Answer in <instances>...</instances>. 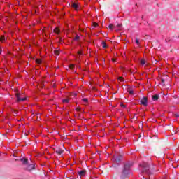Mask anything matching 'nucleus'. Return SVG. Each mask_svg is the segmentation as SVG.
<instances>
[{"mask_svg": "<svg viewBox=\"0 0 179 179\" xmlns=\"http://www.w3.org/2000/svg\"><path fill=\"white\" fill-rule=\"evenodd\" d=\"M131 167H132V164L127 163L125 164L121 173H120V178L125 179L129 177V174H131Z\"/></svg>", "mask_w": 179, "mask_h": 179, "instance_id": "1", "label": "nucleus"}, {"mask_svg": "<svg viewBox=\"0 0 179 179\" xmlns=\"http://www.w3.org/2000/svg\"><path fill=\"white\" fill-rule=\"evenodd\" d=\"M155 170V167H152L150 164L144 163L143 165V173L145 176H152V171Z\"/></svg>", "mask_w": 179, "mask_h": 179, "instance_id": "2", "label": "nucleus"}, {"mask_svg": "<svg viewBox=\"0 0 179 179\" xmlns=\"http://www.w3.org/2000/svg\"><path fill=\"white\" fill-rule=\"evenodd\" d=\"M141 104L145 107H148V97L143 96V99L140 101Z\"/></svg>", "mask_w": 179, "mask_h": 179, "instance_id": "3", "label": "nucleus"}, {"mask_svg": "<svg viewBox=\"0 0 179 179\" xmlns=\"http://www.w3.org/2000/svg\"><path fill=\"white\" fill-rule=\"evenodd\" d=\"M34 164H29L24 167V170H27V171H31V170H34Z\"/></svg>", "mask_w": 179, "mask_h": 179, "instance_id": "4", "label": "nucleus"}, {"mask_svg": "<svg viewBox=\"0 0 179 179\" xmlns=\"http://www.w3.org/2000/svg\"><path fill=\"white\" fill-rule=\"evenodd\" d=\"M15 96L17 97V101L19 103L20 101H24L26 98H20V93H16Z\"/></svg>", "mask_w": 179, "mask_h": 179, "instance_id": "5", "label": "nucleus"}, {"mask_svg": "<svg viewBox=\"0 0 179 179\" xmlns=\"http://www.w3.org/2000/svg\"><path fill=\"white\" fill-rule=\"evenodd\" d=\"M55 152L57 153V155H58V156H61L62 153H64V150L61 148H56L55 149Z\"/></svg>", "mask_w": 179, "mask_h": 179, "instance_id": "6", "label": "nucleus"}, {"mask_svg": "<svg viewBox=\"0 0 179 179\" xmlns=\"http://www.w3.org/2000/svg\"><path fill=\"white\" fill-rule=\"evenodd\" d=\"M160 96H159V94H155L154 96H152V100L153 101H157L159 99Z\"/></svg>", "mask_w": 179, "mask_h": 179, "instance_id": "7", "label": "nucleus"}, {"mask_svg": "<svg viewBox=\"0 0 179 179\" xmlns=\"http://www.w3.org/2000/svg\"><path fill=\"white\" fill-rule=\"evenodd\" d=\"M85 174H86V171H85V170H82L80 172H78V175L80 177H83L84 176H85Z\"/></svg>", "mask_w": 179, "mask_h": 179, "instance_id": "8", "label": "nucleus"}, {"mask_svg": "<svg viewBox=\"0 0 179 179\" xmlns=\"http://www.w3.org/2000/svg\"><path fill=\"white\" fill-rule=\"evenodd\" d=\"M21 162H22L23 164L27 166V163H29V159H27L26 158L21 159Z\"/></svg>", "mask_w": 179, "mask_h": 179, "instance_id": "9", "label": "nucleus"}, {"mask_svg": "<svg viewBox=\"0 0 179 179\" xmlns=\"http://www.w3.org/2000/svg\"><path fill=\"white\" fill-rule=\"evenodd\" d=\"M71 6H72V8L76 9V10H78V9L79 8V6H78V4H76V3H73L71 4Z\"/></svg>", "mask_w": 179, "mask_h": 179, "instance_id": "10", "label": "nucleus"}, {"mask_svg": "<svg viewBox=\"0 0 179 179\" xmlns=\"http://www.w3.org/2000/svg\"><path fill=\"white\" fill-rule=\"evenodd\" d=\"M121 159H122V156H118L116 157L115 159V162H117V163H120V162H121Z\"/></svg>", "mask_w": 179, "mask_h": 179, "instance_id": "11", "label": "nucleus"}, {"mask_svg": "<svg viewBox=\"0 0 179 179\" xmlns=\"http://www.w3.org/2000/svg\"><path fill=\"white\" fill-rule=\"evenodd\" d=\"M108 27L110 29V30H114V29H115V27H114V24H110Z\"/></svg>", "mask_w": 179, "mask_h": 179, "instance_id": "12", "label": "nucleus"}, {"mask_svg": "<svg viewBox=\"0 0 179 179\" xmlns=\"http://www.w3.org/2000/svg\"><path fill=\"white\" fill-rule=\"evenodd\" d=\"M5 40H6V38H5L4 36H0V41H1V43H4Z\"/></svg>", "mask_w": 179, "mask_h": 179, "instance_id": "13", "label": "nucleus"}, {"mask_svg": "<svg viewBox=\"0 0 179 179\" xmlns=\"http://www.w3.org/2000/svg\"><path fill=\"white\" fill-rule=\"evenodd\" d=\"M101 45L103 48H107V43H106V42L102 41Z\"/></svg>", "mask_w": 179, "mask_h": 179, "instance_id": "14", "label": "nucleus"}, {"mask_svg": "<svg viewBox=\"0 0 179 179\" xmlns=\"http://www.w3.org/2000/svg\"><path fill=\"white\" fill-rule=\"evenodd\" d=\"M54 33H57V34H59V29L58 28H55Z\"/></svg>", "mask_w": 179, "mask_h": 179, "instance_id": "15", "label": "nucleus"}, {"mask_svg": "<svg viewBox=\"0 0 179 179\" xmlns=\"http://www.w3.org/2000/svg\"><path fill=\"white\" fill-rule=\"evenodd\" d=\"M116 27H117V29H122V24H117Z\"/></svg>", "mask_w": 179, "mask_h": 179, "instance_id": "16", "label": "nucleus"}, {"mask_svg": "<svg viewBox=\"0 0 179 179\" xmlns=\"http://www.w3.org/2000/svg\"><path fill=\"white\" fill-rule=\"evenodd\" d=\"M54 55H59V51H58L57 50H54Z\"/></svg>", "mask_w": 179, "mask_h": 179, "instance_id": "17", "label": "nucleus"}, {"mask_svg": "<svg viewBox=\"0 0 179 179\" xmlns=\"http://www.w3.org/2000/svg\"><path fill=\"white\" fill-rule=\"evenodd\" d=\"M141 64L142 65H145V64H146V61H145V59H141Z\"/></svg>", "mask_w": 179, "mask_h": 179, "instance_id": "18", "label": "nucleus"}, {"mask_svg": "<svg viewBox=\"0 0 179 179\" xmlns=\"http://www.w3.org/2000/svg\"><path fill=\"white\" fill-rule=\"evenodd\" d=\"M79 38H80L79 35H76V37L74 38V40H76V41H78L79 40Z\"/></svg>", "mask_w": 179, "mask_h": 179, "instance_id": "19", "label": "nucleus"}, {"mask_svg": "<svg viewBox=\"0 0 179 179\" xmlns=\"http://www.w3.org/2000/svg\"><path fill=\"white\" fill-rule=\"evenodd\" d=\"M62 103H69V99H63Z\"/></svg>", "mask_w": 179, "mask_h": 179, "instance_id": "20", "label": "nucleus"}, {"mask_svg": "<svg viewBox=\"0 0 179 179\" xmlns=\"http://www.w3.org/2000/svg\"><path fill=\"white\" fill-rule=\"evenodd\" d=\"M136 44H137V45H139L140 44L139 39L138 38H136Z\"/></svg>", "mask_w": 179, "mask_h": 179, "instance_id": "21", "label": "nucleus"}, {"mask_svg": "<svg viewBox=\"0 0 179 179\" xmlns=\"http://www.w3.org/2000/svg\"><path fill=\"white\" fill-rule=\"evenodd\" d=\"M69 68H70V69H73L75 68V66L73 64H70L69 66Z\"/></svg>", "mask_w": 179, "mask_h": 179, "instance_id": "22", "label": "nucleus"}, {"mask_svg": "<svg viewBox=\"0 0 179 179\" xmlns=\"http://www.w3.org/2000/svg\"><path fill=\"white\" fill-rule=\"evenodd\" d=\"M118 80H120V82H124V78H122V77H119L118 78Z\"/></svg>", "mask_w": 179, "mask_h": 179, "instance_id": "23", "label": "nucleus"}, {"mask_svg": "<svg viewBox=\"0 0 179 179\" xmlns=\"http://www.w3.org/2000/svg\"><path fill=\"white\" fill-rule=\"evenodd\" d=\"M129 94H134V91L132 90H128Z\"/></svg>", "mask_w": 179, "mask_h": 179, "instance_id": "24", "label": "nucleus"}, {"mask_svg": "<svg viewBox=\"0 0 179 179\" xmlns=\"http://www.w3.org/2000/svg\"><path fill=\"white\" fill-rule=\"evenodd\" d=\"M83 101H84L85 103H87V101H89V100L87 99V98H84V99H83Z\"/></svg>", "mask_w": 179, "mask_h": 179, "instance_id": "25", "label": "nucleus"}, {"mask_svg": "<svg viewBox=\"0 0 179 179\" xmlns=\"http://www.w3.org/2000/svg\"><path fill=\"white\" fill-rule=\"evenodd\" d=\"M36 63H37V64H41V59H36Z\"/></svg>", "mask_w": 179, "mask_h": 179, "instance_id": "26", "label": "nucleus"}, {"mask_svg": "<svg viewBox=\"0 0 179 179\" xmlns=\"http://www.w3.org/2000/svg\"><path fill=\"white\" fill-rule=\"evenodd\" d=\"M161 82L164 85V83L166 82V80H164V78H161Z\"/></svg>", "mask_w": 179, "mask_h": 179, "instance_id": "27", "label": "nucleus"}, {"mask_svg": "<svg viewBox=\"0 0 179 179\" xmlns=\"http://www.w3.org/2000/svg\"><path fill=\"white\" fill-rule=\"evenodd\" d=\"M93 26H94V27H97L99 26V24H98L97 23H96V22H94V23H93Z\"/></svg>", "mask_w": 179, "mask_h": 179, "instance_id": "28", "label": "nucleus"}, {"mask_svg": "<svg viewBox=\"0 0 179 179\" xmlns=\"http://www.w3.org/2000/svg\"><path fill=\"white\" fill-rule=\"evenodd\" d=\"M78 54H79V55H82V51H78Z\"/></svg>", "mask_w": 179, "mask_h": 179, "instance_id": "29", "label": "nucleus"}, {"mask_svg": "<svg viewBox=\"0 0 179 179\" xmlns=\"http://www.w3.org/2000/svg\"><path fill=\"white\" fill-rule=\"evenodd\" d=\"M76 110L77 111H80V108H77Z\"/></svg>", "mask_w": 179, "mask_h": 179, "instance_id": "30", "label": "nucleus"}, {"mask_svg": "<svg viewBox=\"0 0 179 179\" xmlns=\"http://www.w3.org/2000/svg\"><path fill=\"white\" fill-rule=\"evenodd\" d=\"M175 117H178L179 118V115L178 114H175Z\"/></svg>", "mask_w": 179, "mask_h": 179, "instance_id": "31", "label": "nucleus"}, {"mask_svg": "<svg viewBox=\"0 0 179 179\" xmlns=\"http://www.w3.org/2000/svg\"><path fill=\"white\" fill-rule=\"evenodd\" d=\"M113 62H115V59H112Z\"/></svg>", "mask_w": 179, "mask_h": 179, "instance_id": "32", "label": "nucleus"}, {"mask_svg": "<svg viewBox=\"0 0 179 179\" xmlns=\"http://www.w3.org/2000/svg\"><path fill=\"white\" fill-rule=\"evenodd\" d=\"M20 96H22V94H23V92H20Z\"/></svg>", "mask_w": 179, "mask_h": 179, "instance_id": "33", "label": "nucleus"}, {"mask_svg": "<svg viewBox=\"0 0 179 179\" xmlns=\"http://www.w3.org/2000/svg\"><path fill=\"white\" fill-rule=\"evenodd\" d=\"M123 107H125V105H122Z\"/></svg>", "mask_w": 179, "mask_h": 179, "instance_id": "34", "label": "nucleus"}, {"mask_svg": "<svg viewBox=\"0 0 179 179\" xmlns=\"http://www.w3.org/2000/svg\"><path fill=\"white\" fill-rule=\"evenodd\" d=\"M147 179H149V178H147Z\"/></svg>", "mask_w": 179, "mask_h": 179, "instance_id": "35", "label": "nucleus"}]
</instances>
